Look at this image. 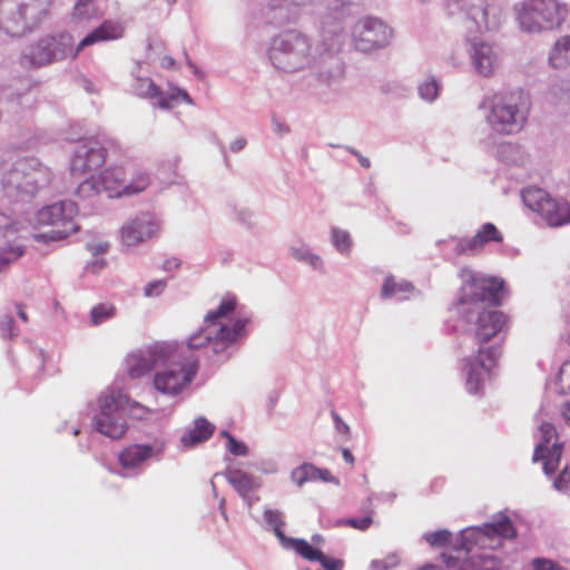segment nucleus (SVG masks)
Here are the masks:
<instances>
[{
  "label": "nucleus",
  "mask_w": 570,
  "mask_h": 570,
  "mask_svg": "<svg viewBox=\"0 0 570 570\" xmlns=\"http://www.w3.org/2000/svg\"><path fill=\"white\" fill-rule=\"evenodd\" d=\"M518 532L511 519L505 513H498L491 522L482 527H472L461 532V543L454 547L456 556L442 553L443 562L448 568L466 570L468 554L474 549L494 550L502 546V540L517 538Z\"/></svg>",
  "instance_id": "f257e3e1"
},
{
  "label": "nucleus",
  "mask_w": 570,
  "mask_h": 570,
  "mask_svg": "<svg viewBox=\"0 0 570 570\" xmlns=\"http://www.w3.org/2000/svg\"><path fill=\"white\" fill-rule=\"evenodd\" d=\"M122 36V28L111 21L102 22L98 28L82 38L77 46L70 33H60L40 39L30 51V61L36 66H43L63 59H76L86 47L100 41L118 39Z\"/></svg>",
  "instance_id": "f03ea898"
},
{
  "label": "nucleus",
  "mask_w": 570,
  "mask_h": 570,
  "mask_svg": "<svg viewBox=\"0 0 570 570\" xmlns=\"http://www.w3.org/2000/svg\"><path fill=\"white\" fill-rule=\"evenodd\" d=\"M236 305L234 296L225 297L215 311L206 315L204 327L189 337L188 347L198 350L212 342L230 344L244 337L248 323L246 318H237L230 325L224 322V318L235 311Z\"/></svg>",
  "instance_id": "7ed1b4c3"
},
{
  "label": "nucleus",
  "mask_w": 570,
  "mask_h": 570,
  "mask_svg": "<svg viewBox=\"0 0 570 570\" xmlns=\"http://www.w3.org/2000/svg\"><path fill=\"white\" fill-rule=\"evenodd\" d=\"M52 0H0V28L22 36L37 27L50 12Z\"/></svg>",
  "instance_id": "20e7f679"
},
{
  "label": "nucleus",
  "mask_w": 570,
  "mask_h": 570,
  "mask_svg": "<svg viewBox=\"0 0 570 570\" xmlns=\"http://www.w3.org/2000/svg\"><path fill=\"white\" fill-rule=\"evenodd\" d=\"M527 105V97L521 90L494 95L487 117L488 122L498 132H518L525 121Z\"/></svg>",
  "instance_id": "39448f33"
},
{
  "label": "nucleus",
  "mask_w": 570,
  "mask_h": 570,
  "mask_svg": "<svg viewBox=\"0 0 570 570\" xmlns=\"http://www.w3.org/2000/svg\"><path fill=\"white\" fill-rule=\"evenodd\" d=\"M78 206L71 200L59 202L39 209L35 216L37 227H50L42 235L35 236L38 240H60L76 233L79 228L75 218Z\"/></svg>",
  "instance_id": "423d86ee"
},
{
  "label": "nucleus",
  "mask_w": 570,
  "mask_h": 570,
  "mask_svg": "<svg viewBox=\"0 0 570 570\" xmlns=\"http://www.w3.org/2000/svg\"><path fill=\"white\" fill-rule=\"evenodd\" d=\"M156 370L154 376L155 389L163 394L175 396L189 386L196 376L198 361L191 356L178 360L167 351L165 363Z\"/></svg>",
  "instance_id": "0eeeda50"
},
{
  "label": "nucleus",
  "mask_w": 570,
  "mask_h": 570,
  "mask_svg": "<svg viewBox=\"0 0 570 570\" xmlns=\"http://www.w3.org/2000/svg\"><path fill=\"white\" fill-rule=\"evenodd\" d=\"M504 295L505 283L502 278L469 273L461 287L459 304L469 305V309L478 311L484 306L501 305Z\"/></svg>",
  "instance_id": "6e6552de"
},
{
  "label": "nucleus",
  "mask_w": 570,
  "mask_h": 570,
  "mask_svg": "<svg viewBox=\"0 0 570 570\" xmlns=\"http://www.w3.org/2000/svg\"><path fill=\"white\" fill-rule=\"evenodd\" d=\"M470 314L476 313L474 324V338L478 344V351L487 355L490 363L498 362L501 356V344H490L492 340L509 328V317L501 311L480 308L478 311H468Z\"/></svg>",
  "instance_id": "1a4fd4ad"
},
{
  "label": "nucleus",
  "mask_w": 570,
  "mask_h": 570,
  "mask_svg": "<svg viewBox=\"0 0 570 570\" xmlns=\"http://www.w3.org/2000/svg\"><path fill=\"white\" fill-rule=\"evenodd\" d=\"M309 47L306 37L296 31H287L273 40L269 59L277 69L294 72L306 62Z\"/></svg>",
  "instance_id": "9d476101"
},
{
  "label": "nucleus",
  "mask_w": 570,
  "mask_h": 570,
  "mask_svg": "<svg viewBox=\"0 0 570 570\" xmlns=\"http://www.w3.org/2000/svg\"><path fill=\"white\" fill-rule=\"evenodd\" d=\"M567 9L556 0H527L522 3L518 19L523 30L540 32L561 24Z\"/></svg>",
  "instance_id": "9b49d317"
},
{
  "label": "nucleus",
  "mask_w": 570,
  "mask_h": 570,
  "mask_svg": "<svg viewBox=\"0 0 570 570\" xmlns=\"http://www.w3.org/2000/svg\"><path fill=\"white\" fill-rule=\"evenodd\" d=\"M129 399L121 392H111L101 400L100 411L94 419L97 432L110 439H121L127 432L125 409Z\"/></svg>",
  "instance_id": "f8f14e48"
},
{
  "label": "nucleus",
  "mask_w": 570,
  "mask_h": 570,
  "mask_svg": "<svg viewBox=\"0 0 570 570\" xmlns=\"http://www.w3.org/2000/svg\"><path fill=\"white\" fill-rule=\"evenodd\" d=\"M528 208L538 213L550 226L570 223V205L558 202L541 188L530 187L522 193Z\"/></svg>",
  "instance_id": "ddd939ff"
},
{
  "label": "nucleus",
  "mask_w": 570,
  "mask_h": 570,
  "mask_svg": "<svg viewBox=\"0 0 570 570\" xmlns=\"http://www.w3.org/2000/svg\"><path fill=\"white\" fill-rule=\"evenodd\" d=\"M127 173L124 166L106 168L97 176L83 180L78 188L80 195L106 193L111 198L126 196L125 178Z\"/></svg>",
  "instance_id": "4468645a"
},
{
  "label": "nucleus",
  "mask_w": 570,
  "mask_h": 570,
  "mask_svg": "<svg viewBox=\"0 0 570 570\" xmlns=\"http://www.w3.org/2000/svg\"><path fill=\"white\" fill-rule=\"evenodd\" d=\"M106 149L99 141L94 139L80 141L71 159V174L81 176L87 171L100 168L106 161Z\"/></svg>",
  "instance_id": "2eb2a0df"
},
{
  "label": "nucleus",
  "mask_w": 570,
  "mask_h": 570,
  "mask_svg": "<svg viewBox=\"0 0 570 570\" xmlns=\"http://www.w3.org/2000/svg\"><path fill=\"white\" fill-rule=\"evenodd\" d=\"M353 38L358 50L372 51L387 43L389 29L382 21L366 18L354 27Z\"/></svg>",
  "instance_id": "dca6fc26"
},
{
  "label": "nucleus",
  "mask_w": 570,
  "mask_h": 570,
  "mask_svg": "<svg viewBox=\"0 0 570 570\" xmlns=\"http://www.w3.org/2000/svg\"><path fill=\"white\" fill-rule=\"evenodd\" d=\"M159 232V224L150 213H141L128 220L121 227V240L127 246H135L155 237Z\"/></svg>",
  "instance_id": "f3484780"
},
{
  "label": "nucleus",
  "mask_w": 570,
  "mask_h": 570,
  "mask_svg": "<svg viewBox=\"0 0 570 570\" xmlns=\"http://www.w3.org/2000/svg\"><path fill=\"white\" fill-rule=\"evenodd\" d=\"M50 170L39 163L30 171L14 168L8 174V179L2 181L4 187L14 186L17 189L33 193L38 188L49 184Z\"/></svg>",
  "instance_id": "a211bd4d"
},
{
  "label": "nucleus",
  "mask_w": 570,
  "mask_h": 570,
  "mask_svg": "<svg viewBox=\"0 0 570 570\" xmlns=\"http://www.w3.org/2000/svg\"><path fill=\"white\" fill-rule=\"evenodd\" d=\"M542 441L535 446L533 461H543V469L547 474L556 471L560 458L561 446L553 443L551 448L548 445L557 438V431L553 424L543 422L539 428Z\"/></svg>",
  "instance_id": "6ab92c4d"
},
{
  "label": "nucleus",
  "mask_w": 570,
  "mask_h": 570,
  "mask_svg": "<svg viewBox=\"0 0 570 570\" xmlns=\"http://www.w3.org/2000/svg\"><path fill=\"white\" fill-rule=\"evenodd\" d=\"M167 358V348L155 345L146 351L131 353L127 357L128 375L139 379L154 368H158Z\"/></svg>",
  "instance_id": "aec40b11"
},
{
  "label": "nucleus",
  "mask_w": 570,
  "mask_h": 570,
  "mask_svg": "<svg viewBox=\"0 0 570 570\" xmlns=\"http://www.w3.org/2000/svg\"><path fill=\"white\" fill-rule=\"evenodd\" d=\"M502 242L503 235L497 226L492 223H484L474 236L456 242L455 253L458 255H475L481 253L487 244Z\"/></svg>",
  "instance_id": "412c9836"
},
{
  "label": "nucleus",
  "mask_w": 570,
  "mask_h": 570,
  "mask_svg": "<svg viewBox=\"0 0 570 570\" xmlns=\"http://www.w3.org/2000/svg\"><path fill=\"white\" fill-rule=\"evenodd\" d=\"M134 89L139 97L158 98V106L163 109L171 108L173 102L178 99L188 104L191 102L189 95L181 89H175L170 95L164 96L160 88L150 78H137Z\"/></svg>",
  "instance_id": "4be33fe9"
},
{
  "label": "nucleus",
  "mask_w": 570,
  "mask_h": 570,
  "mask_svg": "<svg viewBox=\"0 0 570 570\" xmlns=\"http://www.w3.org/2000/svg\"><path fill=\"white\" fill-rule=\"evenodd\" d=\"M497 362L490 363L487 355L478 352L474 357L464 360V370L466 372V389L470 393L476 394L482 391L489 372Z\"/></svg>",
  "instance_id": "5701e85b"
},
{
  "label": "nucleus",
  "mask_w": 570,
  "mask_h": 570,
  "mask_svg": "<svg viewBox=\"0 0 570 570\" xmlns=\"http://www.w3.org/2000/svg\"><path fill=\"white\" fill-rule=\"evenodd\" d=\"M101 16V11L96 6V0H77L70 16V29L72 32L80 35L86 29L88 21Z\"/></svg>",
  "instance_id": "b1692460"
},
{
  "label": "nucleus",
  "mask_w": 570,
  "mask_h": 570,
  "mask_svg": "<svg viewBox=\"0 0 570 570\" xmlns=\"http://www.w3.org/2000/svg\"><path fill=\"white\" fill-rule=\"evenodd\" d=\"M124 168L127 173L125 178L126 196L140 194L150 186V174L139 164L127 163Z\"/></svg>",
  "instance_id": "393cba45"
},
{
  "label": "nucleus",
  "mask_w": 570,
  "mask_h": 570,
  "mask_svg": "<svg viewBox=\"0 0 570 570\" xmlns=\"http://www.w3.org/2000/svg\"><path fill=\"white\" fill-rule=\"evenodd\" d=\"M472 61L476 71L485 77L493 75L499 62L492 46L484 42L473 46Z\"/></svg>",
  "instance_id": "a878e982"
},
{
  "label": "nucleus",
  "mask_w": 570,
  "mask_h": 570,
  "mask_svg": "<svg viewBox=\"0 0 570 570\" xmlns=\"http://www.w3.org/2000/svg\"><path fill=\"white\" fill-rule=\"evenodd\" d=\"M154 455L155 449L151 445L131 444L119 453L118 460L124 469H135L139 468Z\"/></svg>",
  "instance_id": "bb28decb"
},
{
  "label": "nucleus",
  "mask_w": 570,
  "mask_h": 570,
  "mask_svg": "<svg viewBox=\"0 0 570 570\" xmlns=\"http://www.w3.org/2000/svg\"><path fill=\"white\" fill-rule=\"evenodd\" d=\"M279 542L283 548L292 549L303 559L308 561H317L322 557V551L315 549L304 539H295L286 537L285 534L279 535Z\"/></svg>",
  "instance_id": "cd10ccee"
},
{
  "label": "nucleus",
  "mask_w": 570,
  "mask_h": 570,
  "mask_svg": "<svg viewBox=\"0 0 570 570\" xmlns=\"http://www.w3.org/2000/svg\"><path fill=\"white\" fill-rule=\"evenodd\" d=\"M293 479L298 485H302L305 482L316 480L331 482L334 480V476L326 469H320L311 463H304L293 472Z\"/></svg>",
  "instance_id": "c85d7f7f"
},
{
  "label": "nucleus",
  "mask_w": 570,
  "mask_h": 570,
  "mask_svg": "<svg viewBox=\"0 0 570 570\" xmlns=\"http://www.w3.org/2000/svg\"><path fill=\"white\" fill-rule=\"evenodd\" d=\"M214 432V425L207 420L200 417L195 421V426L187 434L181 438V442L185 446H191L196 443L206 441L212 436Z\"/></svg>",
  "instance_id": "c756f323"
},
{
  "label": "nucleus",
  "mask_w": 570,
  "mask_h": 570,
  "mask_svg": "<svg viewBox=\"0 0 570 570\" xmlns=\"http://www.w3.org/2000/svg\"><path fill=\"white\" fill-rule=\"evenodd\" d=\"M227 481L243 497L256 488L253 476L240 470L229 471Z\"/></svg>",
  "instance_id": "7c9ffc66"
},
{
  "label": "nucleus",
  "mask_w": 570,
  "mask_h": 570,
  "mask_svg": "<svg viewBox=\"0 0 570 570\" xmlns=\"http://www.w3.org/2000/svg\"><path fill=\"white\" fill-rule=\"evenodd\" d=\"M549 59L554 68H561L570 62V36H564L556 42Z\"/></svg>",
  "instance_id": "2f4dec72"
},
{
  "label": "nucleus",
  "mask_w": 570,
  "mask_h": 570,
  "mask_svg": "<svg viewBox=\"0 0 570 570\" xmlns=\"http://www.w3.org/2000/svg\"><path fill=\"white\" fill-rule=\"evenodd\" d=\"M19 230L20 225L18 222L13 220L10 216L0 213V238L3 237L10 243H14L18 238Z\"/></svg>",
  "instance_id": "473e14b6"
},
{
  "label": "nucleus",
  "mask_w": 570,
  "mask_h": 570,
  "mask_svg": "<svg viewBox=\"0 0 570 570\" xmlns=\"http://www.w3.org/2000/svg\"><path fill=\"white\" fill-rule=\"evenodd\" d=\"M264 520L269 527H272L274 534L279 540V535L284 534L282 528L285 524L282 512L278 510L267 509L264 511Z\"/></svg>",
  "instance_id": "72a5a7b5"
},
{
  "label": "nucleus",
  "mask_w": 570,
  "mask_h": 570,
  "mask_svg": "<svg viewBox=\"0 0 570 570\" xmlns=\"http://www.w3.org/2000/svg\"><path fill=\"white\" fill-rule=\"evenodd\" d=\"M115 307L111 304H99L91 309V322L99 325L115 315Z\"/></svg>",
  "instance_id": "f704fd0d"
},
{
  "label": "nucleus",
  "mask_w": 570,
  "mask_h": 570,
  "mask_svg": "<svg viewBox=\"0 0 570 570\" xmlns=\"http://www.w3.org/2000/svg\"><path fill=\"white\" fill-rule=\"evenodd\" d=\"M440 91L439 82L434 78H429L419 86V94L422 99L433 101L438 98Z\"/></svg>",
  "instance_id": "c9c22d12"
},
{
  "label": "nucleus",
  "mask_w": 570,
  "mask_h": 570,
  "mask_svg": "<svg viewBox=\"0 0 570 570\" xmlns=\"http://www.w3.org/2000/svg\"><path fill=\"white\" fill-rule=\"evenodd\" d=\"M424 539L431 547L441 548L451 543L452 533L448 530H438L425 533Z\"/></svg>",
  "instance_id": "e433bc0d"
},
{
  "label": "nucleus",
  "mask_w": 570,
  "mask_h": 570,
  "mask_svg": "<svg viewBox=\"0 0 570 570\" xmlns=\"http://www.w3.org/2000/svg\"><path fill=\"white\" fill-rule=\"evenodd\" d=\"M332 242L341 253H348L351 250L352 239L350 234L345 230L333 228Z\"/></svg>",
  "instance_id": "4c0bfd02"
},
{
  "label": "nucleus",
  "mask_w": 570,
  "mask_h": 570,
  "mask_svg": "<svg viewBox=\"0 0 570 570\" xmlns=\"http://www.w3.org/2000/svg\"><path fill=\"white\" fill-rule=\"evenodd\" d=\"M23 254V248L19 244L10 245L8 249L0 250V272L10 263L17 261Z\"/></svg>",
  "instance_id": "58836bf2"
},
{
  "label": "nucleus",
  "mask_w": 570,
  "mask_h": 570,
  "mask_svg": "<svg viewBox=\"0 0 570 570\" xmlns=\"http://www.w3.org/2000/svg\"><path fill=\"white\" fill-rule=\"evenodd\" d=\"M557 384L561 394H570V358L561 365Z\"/></svg>",
  "instance_id": "ea45409f"
},
{
  "label": "nucleus",
  "mask_w": 570,
  "mask_h": 570,
  "mask_svg": "<svg viewBox=\"0 0 570 570\" xmlns=\"http://www.w3.org/2000/svg\"><path fill=\"white\" fill-rule=\"evenodd\" d=\"M419 294L412 283L402 281L397 284L394 283V296L397 299H407Z\"/></svg>",
  "instance_id": "a19ab883"
},
{
  "label": "nucleus",
  "mask_w": 570,
  "mask_h": 570,
  "mask_svg": "<svg viewBox=\"0 0 570 570\" xmlns=\"http://www.w3.org/2000/svg\"><path fill=\"white\" fill-rule=\"evenodd\" d=\"M0 334L3 338H12L18 336V328L14 320L10 315H3L0 320Z\"/></svg>",
  "instance_id": "79ce46f5"
},
{
  "label": "nucleus",
  "mask_w": 570,
  "mask_h": 570,
  "mask_svg": "<svg viewBox=\"0 0 570 570\" xmlns=\"http://www.w3.org/2000/svg\"><path fill=\"white\" fill-rule=\"evenodd\" d=\"M167 287V283L164 279H158L148 283L145 286L144 294L146 297H157L159 296Z\"/></svg>",
  "instance_id": "37998d69"
},
{
  "label": "nucleus",
  "mask_w": 570,
  "mask_h": 570,
  "mask_svg": "<svg viewBox=\"0 0 570 570\" xmlns=\"http://www.w3.org/2000/svg\"><path fill=\"white\" fill-rule=\"evenodd\" d=\"M533 570H562L558 563L544 558H535L532 560Z\"/></svg>",
  "instance_id": "c03bdc74"
},
{
  "label": "nucleus",
  "mask_w": 570,
  "mask_h": 570,
  "mask_svg": "<svg viewBox=\"0 0 570 570\" xmlns=\"http://www.w3.org/2000/svg\"><path fill=\"white\" fill-rule=\"evenodd\" d=\"M325 570H342L344 562L340 559H334L325 556L322 552L321 559L317 560Z\"/></svg>",
  "instance_id": "a18cd8bd"
},
{
  "label": "nucleus",
  "mask_w": 570,
  "mask_h": 570,
  "mask_svg": "<svg viewBox=\"0 0 570 570\" xmlns=\"http://www.w3.org/2000/svg\"><path fill=\"white\" fill-rule=\"evenodd\" d=\"M227 439H228V444H227V448H228V451L232 453V454H235V455H242V454H245L246 453V446L242 443H239L234 436H232L229 433L225 432L224 433Z\"/></svg>",
  "instance_id": "49530a36"
},
{
  "label": "nucleus",
  "mask_w": 570,
  "mask_h": 570,
  "mask_svg": "<svg viewBox=\"0 0 570 570\" xmlns=\"http://www.w3.org/2000/svg\"><path fill=\"white\" fill-rule=\"evenodd\" d=\"M372 523L370 517L352 518L346 521V524L357 530H366Z\"/></svg>",
  "instance_id": "de8ad7c7"
},
{
  "label": "nucleus",
  "mask_w": 570,
  "mask_h": 570,
  "mask_svg": "<svg viewBox=\"0 0 570 570\" xmlns=\"http://www.w3.org/2000/svg\"><path fill=\"white\" fill-rule=\"evenodd\" d=\"M109 248V245L107 243H99V244H90L88 245V249L94 254V255H99V254H104L108 250Z\"/></svg>",
  "instance_id": "09e8293b"
},
{
  "label": "nucleus",
  "mask_w": 570,
  "mask_h": 570,
  "mask_svg": "<svg viewBox=\"0 0 570 570\" xmlns=\"http://www.w3.org/2000/svg\"><path fill=\"white\" fill-rule=\"evenodd\" d=\"M332 415L336 423L337 431L343 434H348V432H350L348 425L345 422H343V420L335 412H333Z\"/></svg>",
  "instance_id": "8fccbe9b"
},
{
  "label": "nucleus",
  "mask_w": 570,
  "mask_h": 570,
  "mask_svg": "<svg viewBox=\"0 0 570 570\" xmlns=\"http://www.w3.org/2000/svg\"><path fill=\"white\" fill-rule=\"evenodd\" d=\"M569 481H570V474L564 470V471H562V473H560V475L556 480L554 484L558 489H562L563 487H566L569 483Z\"/></svg>",
  "instance_id": "3c124183"
},
{
  "label": "nucleus",
  "mask_w": 570,
  "mask_h": 570,
  "mask_svg": "<svg viewBox=\"0 0 570 570\" xmlns=\"http://www.w3.org/2000/svg\"><path fill=\"white\" fill-rule=\"evenodd\" d=\"M390 562L387 560H373L371 562V570H389Z\"/></svg>",
  "instance_id": "603ef678"
},
{
  "label": "nucleus",
  "mask_w": 570,
  "mask_h": 570,
  "mask_svg": "<svg viewBox=\"0 0 570 570\" xmlns=\"http://www.w3.org/2000/svg\"><path fill=\"white\" fill-rule=\"evenodd\" d=\"M160 66L166 69H171L175 67V60L170 56H164L160 60Z\"/></svg>",
  "instance_id": "864d4df0"
},
{
  "label": "nucleus",
  "mask_w": 570,
  "mask_h": 570,
  "mask_svg": "<svg viewBox=\"0 0 570 570\" xmlns=\"http://www.w3.org/2000/svg\"><path fill=\"white\" fill-rule=\"evenodd\" d=\"M245 145H246V140L243 138H238L232 142L230 149L236 153V151L242 150L245 147Z\"/></svg>",
  "instance_id": "5fc2aeb1"
},
{
  "label": "nucleus",
  "mask_w": 570,
  "mask_h": 570,
  "mask_svg": "<svg viewBox=\"0 0 570 570\" xmlns=\"http://www.w3.org/2000/svg\"><path fill=\"white\" fill-rule=\"evenodd\" d=\"M342 455H343V459L345 460V462H347L350 465H354L355 460H354L352 452L348 449H343Z\"/></svg>",
  "instance_id": "6e6d98bb"
},
{
  "label": "nucleus",
  "mask_w": 570,
  "mask_h": 570,
  "mask_svg": "<svg viewBox=\"0 0 570 570\" xmlns=\"http://www.w3.org/2000/svg\"><path fill=\"white\" fill-rule=\"evenodd\" d=\"M179 266V263L177 259H170V261H166L165 264H164V268L167 269V271H170L173 268H177Z\"/></svg>",
  "instance_id": "4d7b16f0"
},
{
  "label": "nucleus",
  "mask_w": 570,
  "mask_h": 570,
  "mask_svg": "<svg viewBox=\"0 0 570 570\" xmlns=\"http://www.w3.org/2000/svg\"><path fill=\"white\" fill-rule=\"evenodd\" d=\"M17 308H18V315H19V317H20L24 323H27V322H28V315H27V313L24 312L23 306H22L21 304H18V305H17Z\"/></svg>",
  "instance_id": "13d9d810"
},
{
  "label": "nucleus",
  "mask_w": 570,
  "mask_h": 570,
  "mask_svg": "<svg viewBox=\"0 0 570 570\" xmlns=\"http://www.w3.org/2000/svg\"><path fill=\"white\" fill-rule=\"evenodd\" d=\"M562 416L570 424V403H567L562 410Z\"/></svg>",
  "instance_id": "bf43d9fd"
},
{
  "label": "nucleus",
  "mask_w": 570,
  "mask_h": 570,
  "mask_svg": "<svg viewBox=\"0 0 570 570\" xmlns=\"http://www.w3.org/2000/svg\"><path fill=\"white\" fill-rule=\"evenodd\" d=\"M390 285H391V278L387 277L385 279L383 288H382V296H384V297L389 296Z\"/></svg>",
  "instance_id": "052dcab7"
},
{
  "label": "nucleus",
  "mask_w": 570,
  "mask_h": 570,
  "mask_svg": "<svg viewBox=\"0 0 570 570\" xmlns=\"http://www.w3.org/2000/svg\"><path fill=\"white\" fill-rule=\"evenodd\" d=\"M358 161L364 168L370 167V160L363 156H358Z\"/></svg>",
  "instance_id": "680f3d73"
},
{
  "label": "nucleus",
  "mask_w": 570,
  "mask_h": 570,
  "mask_svg": "<svg viewBox=\"0 0 570 570\" xmlns=\"http://www.w3.org/2000/svg\"><path fill=\"white\" fill-rule=\"evenodd\" d=\"M312 541L315 544H321L323 542V538L321 535H313Z\"/></svg>",
  "instance_id": "e2e57ef3"
},
{
  "label": "nucleus",
  "mask_w": 570,
  "mask_h": 570,
  "mask_svg": "<svg viewBox=\"0 0 570 570\" xmlns=\"http://www.w3.org/2000/svg\"><path fill=\"white\" fill-rule=\"evenodd\" d=\"M420 570H440L436 566L428 564L422 567Z\"/></svg>",
  "instance_id": "0e129e2a"
},
{
  "label": "nucleus",
  "mask_w": 570,
  "mask_h": 570,
  "mask_svg": "<svg viewBox=\"0 0 570 570\" xmlns=\"http://www.w3.org/2000/svg\"><path fill=\"white\" fill-rule=\"evenodd\" d=\"M104 265H105L104 263L96 262L91 265V269H92V272H96V267L101 268V267H104Z\"/></svg>",
  "instance_id": "69168bd1"
},
{
  "label": "nucleus",
  "mask_w": 570,
  "mask_h": 570,
  "mask_svg": "<svg viewBox=\"0 0 570 570\" xmlns=\"http://www.w3.org/2000/svg\"><path fill=\"white\" fill-rule=\"evenodd\" d=\"M318 262H320V257H316V256H312V257H311V264H312L313 266H316V264H317Z\"/></svg>",
  "instance_id": "338daca9"
},
{
  "label": "nucleus",
  "mask_w": 570,
  "mask_h": 570,
  "mask_svg": "<svg viewBox=\"0 0 570 570\" xmlns=\"http://www.w3.org/2000/svg\"><path fill=\"white\" fill-rule=\"evenodd\" d=\"M569 344H570V334H569Z\"/></svg>",
  "instance_id": "774afa93"
}]
</instances>
